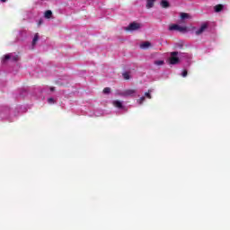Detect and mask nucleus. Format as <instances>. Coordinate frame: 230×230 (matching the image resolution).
Returning a JSON list of instances; mask_svg holds the SVG:
<instances>
[{
  "label": "nucleus",
  "instance_id": "obj_12",
  "mask_svg": "<svg viewBox=\"0 0 230 230\" xmlns=\"http://www.w3.org/2000/svg\"><path fill=\"white\" fill-rule=\"evenodd\" d=\"M215 12L218 13V12H222L224 10V5L222 4H217L214 7Z\"/></svg>",
  "mask_w": 230,
  "mask_h": 230
},
{
  "label": "nucleus",
  "instance_id": "obj_16",
  "mask_svg": "<svg viewBox=\"0 0 230 230\" xmlns=\"http://www.w3.org/2000/svg\"><path fill=\"white\" fill-rule=\"evenodd\" d=\"M155 66H164V60H155L154 62Z\"/></svg>",
  "mask_w": 230,
  "mask_h": 230
},
{
  "label": "nucleus",
  "instance_id": "obj_13",
  "mask_svg": "<svg viewBox=\"0 0 230 230\" xmlns=\"http://www.w3.org/2000/svg\"><path fill=\"white\" fill-rule=\"evenodd\" d=\"M140 48H141L142 49H146L150 48V42L146 41V42L142 43V44L140 45Z\"/></svg>",
  "mask_w": 230,
  "mask_h": 230
},
{
  "label": "nucleus",
  "instance_id": "obj_19",
  "mask_svg": "<svg viewBox=\"0 0 230 230\" xmlns=\"http://www.w3.org/2000/svg\"><path fill=\"white\" fill-rule=\"evenodd\" d=\"M181 19H190V14H188L186 13H181Z\"/></svg>",
  "mask_w": 230,
  "mask_h": 230
},
{
  "label": "nucleus",
  "instance_id": "obj_5",
  "mask_svg": "<svg viewBox=\"0 0 230 230\" xmlns=\"http://www.w3.org/2000/svg\"><path fill=\"white\" fill-rule=\"evenodd\" d=\"M136 94H137V91L132 90V89L125 90L124 92H121L119 93L120 96H124V97H127V96L134 97L136 96Z\"/></svg>",
  "mask_w": 230,
  "mask_h": 230
},
{
  "label": "nucleus",
  "instance_id": "obj_10",
  "mask_svg": "<svg viewBox=\"0 0 230 230\" xmlns=\"http://www.w3.org/2000/svg\"><path fill=\"white\" fill-rule=\"evenodd\" d=\"M162 8H170V2L167 0H162L160 3Z\"/></svg>",
  "mask_w": 230,
  "mask_h": 230
},
{
  "label": "nucleus",
  "instance_id": "obj_15",
  "mask_svg": "<svg viewBox=\"0 0 230 230\" xmlns=\"http://www.w3.org/2000/svg\"><path fill=\"white\" fill-rule=\"evenodd\" d=\"M51 15H53V13L49 10V11H46V12H45L44 17H45L46 19H50V18H51Z\"/></svg>",
  "mask_w": 230,
  "mask_h": 230
},
{
  "label": "nucleus",
  "instance_id": "obj_9",
  "mask_svg": "<svg viewBox=\"0 0 230 230\" xmlns=\"http://www.w3.org/2000/svg\"><path fill=\"white\" fill-rule=\"evenodd\" d=\"M39 33H36L32 39V42H31V49H33L35 48V46H37V42H39Z\"/></svg>",
  "mask_w": 230,
  "mask_h": 230
},
{
  "label": "nucleus",
  "instance_id": "obj_14",
  "mask_svg": "<svg viewBox=\"0 0 230 230\" xmlns=\"http://www.w3.org/2000/svg\"><path fill=\"white\" fill-rule=\"evenodd\" d=\"M181 58H186L187 62H190V60H191V55L190 54H182L181 56H180Z\"/></svg>",
  "mask_w": 230,
  "mask_h": 230
},
{
  "label": "nucleus",
  "instance_id": "obj_25",
  "mask_svg": "<svg viewBox=\"0 0 230 230\" xmlns=\"http://www.w3.org/2000/svg\"><path fill=\"white\" fill-rule=\"evenodd\" d=\"M55 91V87H50V92L53 93Z\"/></svg>",
  "mask_w": 230,
  "mask_h": 230
},
{
  "label": "nucleus",
  "instance_id": "obj_4",
  "mask_svg": "<svg viewBox=\"0 0 230 230\" xmlns=\"http://www.w3.org/2000/svg\"><path fill=\"white\" fill-rule=\"evenodd\" d=\"M112 105L116 109H119V111H127V108L123 105V102H121V101H119V100L112 101Z\"/></svg>",
  "mask_w": 230,
  "mask_h": 230
},
{
  "label": "nucleus",
  "instance_id": "obj_21",
  "mask_svg": "<svg viewBox=\"0 0 230 230\" xmlns=\"http://www.w3.org/2000/svg\"><path fill=\"white\" fill-rule=\"evenodd\" d=\"M48 103H49V105H53L54 103H56V101L54 98H49L48 99Z\"/></svg>",
  "mask_w": 230,
  "mask_h": 230
},
{
  "label": "nucleus",
  "instance_id": "obj_17",
  "mask_svg": "<svg viewBox=\"0 0 230 230\" xmlns=\"http://www.w3.org/2000/svg\"><path fill=\"white\" fill-rule=\"evenodd\" d=\"M124 80H130V75L128 72L122 74Z\"/></svg>",
  "mask_w": 230,
  "mask_h": 230
},
{
  "label": "nucleus",
  "instance_id": "obj_1",
  "mask_svg": "<svg viewBox=\"0 0 230 230\" xmlns=\"http://www.w3.org/2000/svg\"><path fill=\"white\" fill-rule=\"evenodd\" d=\"M19 60V56L15 53H9L2 58V64H6V62H17Z\"/></svg>",
  "mask_w": 230,
  "mask_h": 230
},
{
  "label": "nucleus",
  "instance_id": "obj_24",
  "mask_svg": "<svg viewBox=\"0 0 230 230\" xmlns=\"http://www.w3.org/2000/svg\"><path fill=\"white\" fill-rule=\"evenodd\" d=\"M181 76H183V78H186V76H188V71L184 70V71L181 73Z\"/></svg>",
  "mask_w": 230,
  "mask_h": 230
},
{
  "label": "nucleus",
  "instance_id": "obj_27",
  "mask_svg": "<svg viewBox=\"0 0 230 230\" xmlns=\"http://www.w3.org/2000/svg\"><path fill=\"white\" fill-rule=\"evenodd\" d=\"M1 3H6V0H0Z\"/></svg>",
  "mask_w": 230,
  "mask_h": 230
},
{
  "label": "nucleus",
  "instance_id": "obj_3",
  "mask_svg": "<svg viewBox=\"0 0 230 230\" xmlns=\"http://www.w3.org/2000/svg\"><path fill=\"white\" fill-rule=\"evenodd\" d=\"M168 62L169 64H171V66H175L176 64H179V62H181V60L179 59V52H172Z\"/></svg>",
  "mask_w": 230,
  "mask_h": 230
},
{
  "label": "nucleus",
  "instance_id": "obj_23",
  "mask_svg": "<svg viewBox=\"0 0 230 230\" xmlns=\"http://www.w3.org/2000/svg\"><path fill=\"white\" fill-rule=\"evenodd\" d=\"M103 93H104V94H110L111 93V88H109V87L104 88Z\"/></svg>",
  "mask_w": 230,
  "mask_h": 230
},
{
  "label": "nucleus",
  "instance_id": "obj_11",
  "mask_svg": "<svg viewBox=\"0 0 230 230\" xmlns=\"http://www.w3.org/2000/svg\"><path fill=\"white\" fill-rule=\"evenodd\" d=\"M155 3V0H146V8H154V4Z\"/></svg>",
  "mask_w": 230,
  "mask_h": 230
},
{
  "label": "nucleus",
  "instance_id": "obj_22",
  "mask_svg": "<svg viewBox=\"0 0 230 230\" xmlns=\"http://www.w3.org/2000/svg\"><path fill=\"white\" fill-rule=\"evenodd\" d=\"M103 114V111H95L93 113V116H96L97 118L102 116Z\"/></svg>",
  "mask_w": 230,
  "mask_h": 230
},
{
  "label": "nucleus",
  "instance_id": "obj_7",
  "mask_svg": "<svg viewBox=\"0 0 230 230\" xmlns=\"http://www.w3.org/2000/svg\"><path fill=\"white\" fill-rule=\"evenodd\" d=\"M8 114H10V108L9 107H3L0 110V116L2 118H8Z\"/></svg>",
  "mask_w": 230,
  "mask_h": 230
},
{
  "label": "nucleus",
  "instance_id": "obj_20",
  "mask_svg": "<svg viewBox=\"0 0 230 230\" xmlns=\"http://www.w3.org/2000/svg\"><path fill=\"white\" fill-rule=\"evenodd\" d=\"M150 93H152V90H148V92L145 93V96L149 100H152V95L150 94Z\"/></svg>",
  "mask_w": 230,
  "mask_h": 230
},
{
  "label": "nucleus",
  "instance_id": "obj_2",
  "mask_svg": "<svg viewBox=\"0 0 230 230\" xmlns=\"http://www.w3.org/2000/svg\"><path fill=\"white\" fill-rule=\"evenodd\" d=\"M170 31H180V33H188V27L181 26L179 24H172L169 26Z\"/></svg>",
  "mask_w": 230,
  "mask_h": 230
},
{
  "label": "nucleus",
  "instance_id": "obj_8",
  "mask_svg": "<svg viewBox=\"0 0 230 230\" xmlns=\"http://www.w3.org/2000/svg\"><path fill=\"white\" fill-rule=\"evenodd\" d=\"M206 30H208V25L206 23H203L198 30L195 31V35H202V33H204Z\"/></svg>",
  "mask_w": 230,
  "mask_h": 230
},
{
  "label": "nucleus",
  "instance_id": "obj_6",
  "mask_svg": "<svg viewBox=\"0 0 230 230\" xmlns=\"http://www.w3.org/2000/svg\"><path fill=\"white\" fill-rule=\"evenodd\" d=\"M139 28H141L140 23L132 22L127 27V30L128 31H136V30H139Z\"/></svg>",
  "mask_w": 230,
  "mask_h": 230
},
{
  "label": "nucleus",
  "instance_id": "obj_18",
  "mask_svg": "<svg viewBox=\"0 0 230 230\" xmlns=\"http://www.w3.org/2000/svg\"><path fill=\"white\" fill-rule=\"evenodd\" d=\"M145 100H146V97L143 96V97H141L140 99H138V100L137 101V102L138 105H143V102H145Z\"/></svg>",
  "mask_w": 230,
  "mask_h": 230
},
{
  "label": "nucleus",
  "instance_id": "obj_26",
  "mask_svg": "<svg viewBox=\"0 0 230 230\" xmlns=\"http://www.w3.org/2000/svg\"><path fill=\"white\" fill-rule=\"evenodd\" d=\"M40 24H42V20H40V22H39V25L40 26Z\"/></svg>",
  "mask_w": 230,
  "mask_h": 230
}]
</instances>
